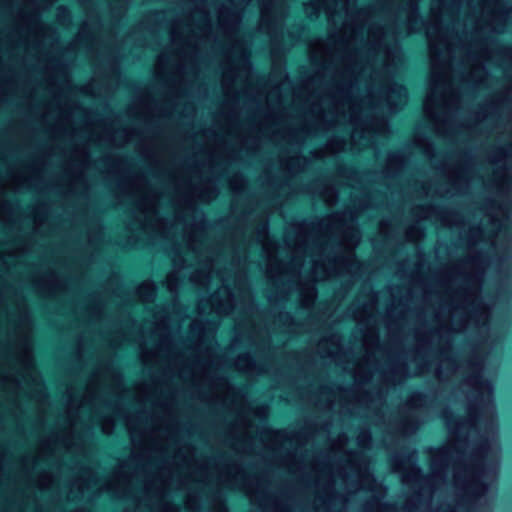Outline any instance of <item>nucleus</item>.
Segmentation results:
<instances>
[{
  "label": "nucleus",
  "instance_id": "f257e3e1",
  "mask_svg": "<svg viewBox=\"0 0 512 512\" xmlns=\"http://www.w3.org/2000/svg\"><path fill=\"white\" fill-rule=\"evenodd\" d=\"M129 189L134 197V216L128 224L131 232L139 231L149 238L173 236L181 228L182 239L197 261L198 267L191 274L190 281L202 288L209 286L216 277L221 287L211 298L201 299L197 310L200 316L214 313L216 316L228 315L239 309L244 320L251 321L254 303L247 286L242 266L248 260V251L255 244L266 261L267 276L272 281L288 276L295 282L300 276L306 260L310 264V281H322L331 277L348 275L354 278L359 270L354 248L360 241V231L356 226L357 211L347 210L335 213L318 222H297L289 225L285 231L284 242L290 254V260L284 262L278 257L279 244L268 233V222L261 218L247 240L231 244L230 272L219 268L222 250L207 235L202 218L196 219V202L209 203L218 195L213 180L192 179L174 181V193L170 197L174 221L159 215L161 192L140 179L130 183Z\"/></svg>",
  "mask_w": 512,
  "mask_h": 512
},
{
  "label": "nucleus",
  "instance_id": "f03ea898",
  "mask_svg": "<svg viewBox=\"0 0 512 512\" xmlns=\"http://www.w3.org/2000/svg\"><path fill=\"white\" fill-rule=\"evenodd\" d=\"M126 427L133 442L143 445L150 444L159 453V463L155 471L145 475L143 480V499L137 500V506H146L150 512H179V507L168 500L167 493L174 476L179 477V488H184L190 476L182 477L178 471V459L183 465L190 467L192 457L181 455L175 426L165 421L153 430L138 426L131 417L126 418Z\"/></svg>",
  "mask_w": 512,
  "mask_h": 512
},
{
  "label": "nucleus",
  "instance_id": "7ed1b4c3",
  "mask_svg": "<svg viewBox=\"0 0 512 512\" xmlns=\"http://www.w3.org/2000/svg\"><path fill=\"white\" fill-rule=\"evenodd\" d=\"M180 316L162 308L153 315L152 335L158 339L157 353L167 357L168 367L183 384L195 389L212 386L215 363L214 340L209 339L215 325L206 331L203 322L195 319L190 324V335L195 338L188 352H179L173 344L172 322Z\"/></svg>",
  "mask_w": 512,
  "mask_h": 512
},
{
  "label": "nucleus",
  "instance_id": "20e7f679",
  "mask_svg": "<svg viewBox=\"0 0 512 512\" xmlns=\"http://www.w3.org/2000/svg\"><path fill=\"white\" fill-rule=\"evenodd\" d=\"M169 37L171 52L164 51L157 57L155 69L159 77L168 73L183 80L188 71L196 73L201 52L215 39L209 11L201 4L184 23L172 26Z\"/></svg>",
  "mask_w": 512,
  "mask_h": 512
},
{
  "label": "nucleus",
  "instance_id": "39448f33",
  "mask_svg": "<svg viewBox=\"0 0 512 512\" xmlns=\"http://www.w3.org/2000/svg\"><path fill=\"white\" fill-rule=\"evenodd\" d=\"M218 21L227 34L231 47L226 53L223 67V92L231 99L248 96L253 93L256 83L251 70L248 46L236 33L240 22L239 15L222 7L219 10Z\"/></svg>",
  "mask_w": 512,
  "mask_h": 512
},
{
  "label": "nucleus",
  "instance_id": "423d86ee",
  "mask_svg": "<svg viewBox=\"0 0 512 512\" xmlns=\"http://www.w3.org/2000/svg\"><path fill=\"white\" fill-rule=\"evenodd\" d=\"M437 169L443 179V184L436 186L423 185V193L427 196L437 195L449 197L465 193L476 173L475 165L466 153H456L449 156Z\"/></svg>",
  "mask_w": 512,
  "mask_h": 512
},
{
  "label": "nucleus",
  "instance_id": "0eeeda50",
  "mask_svg": "<svg viewBox=\"0 0 512 512\" xmlns=\"http://www.w3.org/2000/svg\"><path fill=\"white\" fill-rule=\"evenodd\" d=\"M134 477L129 475L124 466L118 467L112 476L103 483H98V476L92 468L85 469L75 485L81 492L98 489L100 492H109L116 498L133 497Z\"/></svg>",
  "mask_w": 512,
  "mask_h": 512
},
{
  "label": "nucleus",
  "instance_id": "6e6552de",
  "mask_svg": "<svg viewBox=\"0 0 512 512\" xmlns=\"http://www.w3.org/2000/svg\"><path fill=\"white\" fill-rule=\"evenodd\" d=\"M417 222L411 224L405 232V237L410 242H418L424 236L421 220H430L443 227H459L462 224L461 215L455 211L437 207L434 205L416 206L412 211Z\"/></svg>",
  "mask_w": 512,
  "mask_h": 512
},
{
  "label": "nucleus",
  "instance_id": "1a4fd4ad",
  "mask_svg": "<svg viewBox=\"0 0 512 512\" xmlns=\"http://www.w3.org/2000/svg\"><path fill=\"white\" fill-rule=\"evenodd\" d=\"M428 400L419 392L413 393L407 400L404 410L393 427L396 438H404L414 434L428 414Z\"/></svg>",
  "mask_w": 512,
  "mask_h": 512
},
{
  "label": "nucleus",
  "instance_id": "9d476101",
  "mask_svg": "<svg viewBox=\"0 0 512 512\" xmlns=\"http://www.w3.org/2000/svg\"><path fill=\"white\" fill-rule=\"evenodd\" d=\"M265 357H257L254 358L249 353L241 354L237 357L235 361V367L237 370L246 373L247 375H260L264 373H268L270 371V359Z\"/></svg>",
  "mask_w": 512,
  "mask_h": 512
},
{
  "label": "nucleus",
  "instance_id": "9b49d317",
  "mask_svg": "<svg viewBox=\"0 0 512 512\" xmlns=\"http://www.w3.org/2000/svg\"><path fill=\"white\" fill-rule=\"evenodd\" d=\"M184 265L185 259L182 256H178L177 258L174 259V269L166 277V287L174 298L177 295L179 285L184 277Z\"/></svg>",
  "mask_w": 512,
  "mask_h": 512
},
{
  "label": "nucleus",
  "instance_id": "f8f14e48",
  "mask_svg": "<svg viewBox=\"0 0 512 512\" xmlns=\"http://www.w3.org/2000/svg\"><path fill=\"white\" fill-rule=\"evenodd\" d=\"M359 299L353 305L352 314L357 322H368L376 310L377 299L374 295H367L366 301L361 307L358 306Z\"/></svg>",
  "mask_w": 512,
  "mask_h": 512
},
{
  "label": "nucleus",
  "instance_id": "ddd939ff",
  "mask_svg": "<svg viewBox=\"0 0 512 512\" xmlns=\"http://www.w3.org/2000/svg\"><path fill=\"white\" fill-rule=\"evenodd\" d=\"M38 176V171L35 169H29L21 172L14 173L12 175L11 187L15 191L23 189H29L32 187V181Z\"/></svg>",
  "mask_w": 512,
  "mask_h": 512
},
{
  "label": "nucleus",
  "instance_id": "4468645a",
  "mask_svg": "<svg viewBox=\"0 0 512 512\" xmlns=\"http://www.w3.org/2000/svg\"><path fill=\"white\" fill-rule=\"evenodd\" d=\"M340 350V339L337 336H331L328 339H323L318 346V351L322 357L331 358L334 361L338 360Z\"/></svg>",
  "mask_w": 512,
  "mask_h": 512
},
{
  "label": "nucleus",
  "instance_id": "2eb2a0df",
  "mask_svg": "<svg viewBox=\"0 0 512 512\" xmlns=\"http://www.w3.org/2000/svg\"><path fill=\"white\" fill-rule=\"evenodd\" d=\"M122 413V409L118 402L113 405H109L108 412L105 415L99 417V421L101 422L102 432L106 435H110L114 431L115 427V418L116 416Z\"/></svg>",
  "mask_w": 512,
  "mask_h": 512
},
{
  "label": "nucleus",
  "instance_id": "dca6fc26",
  "mask_svg": "<svg viewBox=\"0 0 512 512\" xmlns=\"http://www.w3.org/2000/svg\"><path fill=\"white\" fill-rule=\"evenodd\" d=\"M404 155L400 152H392L387 157L386 174L391 177H398L404 166Z\"/></svg>",
  "mask_w": 512,
  "mask_h": 512
},
{
  "label": "nucleus",
  "instance_id": "f3484780",
  "mask_svg": "<svg viewBox=\"0 0 512 512\" xmlns=\"http://www.w3.org/2000/svg\"><path fill=\"white\" fill-rule=\"evenodd\" d=\"M137 297L145 303H150L156 296V286L153 282L146 281L137 288Z\"/></svg>",
  "mask_w": 512,
  "mask_h": 512
},
{
  "label": "nucleus",
  "instance_id": "a211bd4d",
  "mask_svg": "<svg viewBox=\"0 0 512 512\" xmlns=\"http://www.w3.org/2000/svg\"><path fill=\"white\" fill-rule=\"evenodd\" d=\"M61 287V282L57 275L51 273L44 281V285L40 286L39 289L46 296H54Z\"/></svg>",
  "mask_w": 512,
  "mask_h": 512
},
{
  "label": "nucleus",
  "instance_id": "6ab92c4d",
  "mask_svg": "<svg viewBox=\"0 0 512 512\" xmlns=\"http://www.w3.org/2000/svg\"><path fill=\"white\" fill-rule=\"evenodd\" d=\"M346 141L344 139L334 138L331 139L325 149L317 150L314 156L317 158L323 157L327 152L338 153L345 149Z\"/></svg>",
  "mask_w": 512,
  "mask_h": 512
},
{
  "label": "nucleus",
  "instance_id": "aec40b11",
  "mask_svg": "<svg viewBox=\"0 0 512 512\" xmlns=\"http://www.w3.org/2000/svg\"><path fill=\"white\" fill-rule=\"evenodd\" d=\"M316 299V289L313 283H308L301 291V304L305 308L313 305Z\"/></svg>",
  "mask_w": 512,
  "mask_h": 512
},
{
  "label": "nucleus",
  "instance_id": "412c9836",
  "mask_svg": "<svg viewBox=\"0 0 512 512\" xmlns=\"http://www.w3.org/2000/svg\"><path fill=\"white\" fill-rule=\"evenodd\" d=\"M415 144L417 147H419L421 150H423L424 154L431 160H434V148L431 143V141L423 136H421L419 133L415 135Z\"/></svg>",
  "mask_w": 512,
  "mask_h": 512
},
{
  "label": "nucleus",
  "instance_id": "4be33fe9",
  "mask_svg": "<svg viewBox=\"0 0 512 512\" xmlns=\"http://www.w3.org/2000/svg\"><path fill=\"white\" fill-rule=\"evenodd\" d=\"M132 341L138 342L140 346H143V344H144L143 336H141L139 339H133L129 333L121 331L119 333V335H117L113 339H111V346L116 348V347L121 346L124 343H129Z\"/></svg>",
  "mask_w": 512,
  "mask_h": 512
},
{
  "label": "nucleus",
  "instance_id": "5701e85b",
  "mask_svg": "<svg viewBox=\"0 0 512 512\" xmlns=\"http://www.w3.org/2000/svg\"><path fill=\"white\" fill-rule=\"evenodd\" d=\"M98 396V387L97 385L90 383L87 386L84 398L81 402V407L85 406L86 404L95 406Z\"/></svg>",
  "mask_w": 512,
  "mask_h": 512
},
{
  "label": "nucleus",
  "instance_id": "b1692460",
  "mask_svg": "<svg viewBox=\"0 0 512 512\" xmlns=\"http://www.w3.org/2000/svg\"><path fill=\"white\" fill-rule=\"evenodd\" d=\"M54 475L50 471H43L39 474L37 483L41 490H49L54 484Z\"/></svg>",
  "mask_w": 512,
  "mask_h": 512
},
{
  "label": "nucleus",
  "instance_id": "393cba45",
  "mask_svg": "<svg viewBox=\"0 0 512 512\" xmlns=\"http://www.w3.org/2000/svg\"><path fill=\"white\" fill-rule=\"evenodd\" d=\"M185 506L190 512H198L199 502L198 496L195 493H187L185 497Z\"/></svg>",
  "mask_w": 512,
  "mask_h": 512
},
{
  "label": "nucleus",
  "instance_id": "a878e982",
  "mask_svg": "<svg viewBox=\"0 0 512 512\" xmlns=\"http://www.w3.org/2000/svg\"><path fill=\"white\" fill-rule=\"evenodd\" d=\"M371 434L368 430H362L357 436V444L361 449H366L370 446Z\"/></svg>",
  "mask_w": 512,
  "mask_h": 512
},
{
  "label": "nucleus",
  "instance_id": "bb28decb",
  "mask_svg": "<svg viewBox=\"0 0 512 512\" xmlns=\"http://www.w3.org/2000/svg\"><path fill=\"white\" fill-rule=\"evenodd\" d=\"M322 196L329 206L334 205L337 201V195L333 187L326 188Z\"/></svg>",
  "mask_w": 512,
  "mask_h": 512
},
{
  "label": "nucleus",
  "instance_id": "cd10ccee",
  "mask_svg": "<svg viewBox=\"0 0 512 512\" xmlns=\"http://www.w3.org/2000/svg\"><path fill=\"white\" fill-rule=\"evenodd\" d=\"M230 186L234 192H239L244 187L243 177L241 175H235L230 179Z\"/></svg>",
  "mask_w": 512,
  "mask_h": 512
},
{
  "label": "nucleus",
  "instance_id": "c85d7f7f",
  "mask_svg": "<svg viewBox=\"0 0 512 512\" xmlns=\"http://www.w3.org/2000/svg\"><path fill=\"white\" fill-rule=\"evenodd\" d=\"M379 230L380 232L387 236L388 235V222L386 220H382L379 224Z\"/></svg>",
  "mask_w": 512,
  "mask_h": 512
},
{
  "label": "nucleus",
  "instance_id": "c756f323",
  "mask_svg": "<svg viewBox=\"0 0 512 512\" xmlns=\"http://www.w3.org/2000/svg\"><path fill=\"white\" fill-rule=\"evenodd\" d=\"M214 512H227V509H226V507L224 506L223 503L219 502L215 506Z\"/></svg>",
  "mask_w": 512,
  "mask_h": 512
},
{
  "label": "nucleus",
  "instance_id": "7c9ffc66",
  "mask_svg": "<svg viewBox=\"0 0 512 512\" xmlns=\"http://www.w3.org/2000/svg\"><path fill=\"white\" fill-rule=\"evenodd\" d=\"M274 438L276 441H281L286 438V433L283 432H276L274 435Z\"/></svg>",
  "mask_w": 512,
  "mask_h": 512
},
{
  "label": "nucleus",
  "instance_id": "2f4dec72",
  "mask_svg": "<svg viewBox=\"0 0 512 512\" xmlns=\"http://www.w3.org/2000/svg\"><path fill=\"white\" fill-rule=\"evenodd\" d=\"M236 327L237 329L241 330L243 327H244V323H243V320L242 319H237L236 320Z\"/></svg>",
  "mask_w": 512,
  "mask_h": 512
},
{
  "label": "nucleus",
  "instance_id": "473e14b6",
  "mask_svg": "<svg viewBox=\"0 0 512 512\" xmlns=\"http://www.w3.org/2000/svg\"><path fill=\"white\" fill-rule=\"evenodd\" d=\"M215 386H216V379H215V376L213 375V384H212V386H206V387L209 388L212 391V394H215V391H213Z\"/></svg>",
  "mask_w": 512,
  "mask_h": 512
},
{
  "label": "nucleus",
  "instance_id": "72a5a7b5",
  "mask_svg": "<svg viewBox=\"0 0 512 512\" xmlns=\"http://www.w3.org/2000/svg\"><path fill=\"white\" fill-rule=\"evenodd\" d=\"M66 12H67V10L65 8L60 7L59 11H58V17L60 18L62 16V13H66Z\"/></svg>",
  "mask_w": 512,
  "mask_h": 512
},
{
  "label": "nucleus",
  "instance_id": "f704fd0d",
  "mask_svg": "<svg viewBox=\"0 0 512 512\" xmlns=\"http://www.w3.org/2000/svg\"><path fill=\"white\" fill-rule=\"evenodd\" d=\"M333 405H334V400H332V399H330V398H329V399H328V402H327V407H328V408H332V407H333Z\"/></svg>",
  "mask_w": 512,
  "mask_h": 512
},
{
  "label": "nucleus",
  "instance_id": "c9c22d12",
  "mask_svg": "<svg viewBox=\"0 0 512 512\" xmlns=\"http://www.w3.org/2000/svg\"><path fill=\"white\" fill-rule=\"evenodd\" d=\"M364 378H365V380H369L370 378H373V374L371 372H368Z\"/></svg>",
  "mask_w": 512,
  "mask_h": 512
},
{
  "label": "nucleus",
  "instance_id": "e433bc0d",
  "mask_svg": "<svg viewBox=\"0 0 512 512\" xmlns=\"http://www.w3.org/2000/svg\"><path fill=\"white\" fill-rule=\"evenodd\" d=\"M128 0H121V7L125 8Z\"/></svg>",
  "mask_w": 512,
  "mask_h": 512
},
{
  "label": "nucleus",
  "instance_id": "4c0bfd02",
  "mask_svg": "<svg viewBox=\"0 0 512 512\" xmlns=\"http://www.w3.org/2000/svg\"><path fill=\"white\" fill-rule=\"evenodd\" d=\"M68 394H69V398H70V400H73V399H72V398H73V394H72V391H71V390H69V391H68Z\"/></svg>",
  "mask_w": 512,
  "mask_h": 512
},
{
  "label": "nucleus",
  "instance_id": "58836bf2",
  "mask_svg": "<svg viewBox=\"0 0 512 512\" xmlns=\"http://www.w3.org/2000/svg\"><path fill=\"white\" fill-rule=\"evenodd\" d=\"M172 306H173V309H175V308H176V306H177L176 299H174V300H173V304H172Z\"/></svg>",
  "mask_w": 512,
  "mask_h": 512
},
{
  "label": "nucleus",
  "instance_id": "ea45409f",
  "mask_svg": "<svg viewBox=\"0 0 512 512\" xmlns=\"http://www.w3.org/2000/svg\"><path fill=\"white\" fill-rule=\"evenodd\" d=\"M284 317H285L286 319H290V318H291V317H290V315H288V314H286Z\"/></svg>",
  "mask_w": 512,
  "mask_h": 512
}]
</instances>
